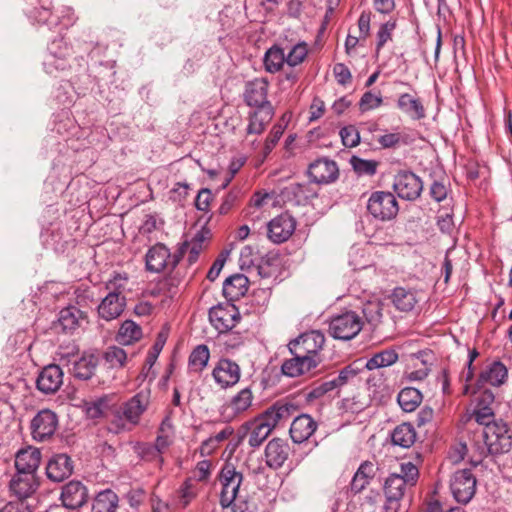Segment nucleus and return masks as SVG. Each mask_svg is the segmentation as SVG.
Wrapping results in <instances>:
<instances>
[{"mask_svg":"<svg viewBox=\"0 0 512 512\" xmlns=\"http://www.w3.org/2000/svg\"><path fill=\"white\" fill-rule=\"evenodd\" d=\"M512 447V437L507 425L503 422H493L474 432V448L478 464L488 455L507 453Z\"/></svg>","mask_w":512,"mask_h":512,"instance_id":"f257e3e1","label":"nucleus"},{"mask_svg":"<svg viewBox=\"0 0 512 512\" xmlns=\"http://www.w3.org/2000/svg\"><path fill=\"white\" fill-rule=\"evenodd\" d=\"M149 405V397L143 392H139L129 400L119 405H112L111 414V430L115 433L123 431L127 425L136 426L140 422L142 414L147 410Z\"/></svg>","mask_w":512,"mask_h":512,"instance_id":"f03ea898","label":"nucleus"},{"mask_svg":"<svg viewBox=\"0 0 512 512\" xmlns=\"http://www.w3.org/2000/svg\"><path fill=\"white\" fill-rule=\"evenodd\" d=\"M39 2L41 4L40 9L35 8L29 13V17L36 22L46 24L49 29L59 26V32L62 29H68L76 22L77 17L71 7H63L58 11L57 15H53L50 11L52 0H39Z\"/></svg>","mask_w":512,"mask_h":512,"instance_id":"7ed1b4c3","label":"nucleus"},{"mask_svg":"<svg viewBox=\"0 0 512 512\" xmlns=\"http://www.w3.org/2000/svg\"><path fill=\"white\" fill-rule=\"evenodd\" d=\"M367 210L373 218L389 221L397 216L399 205L391 192L375 191L367 201Z\"/></svg>","mask_w":512,"mask_h":512,"instance_id":"20e7f679","label":"nucleus"},{"mask_svg":"<svg viewBox=\"0 0 512 512\" xmlns=\"http://www.w3.org/2000/svg\"><path fill=\"white\" fill-rule=\"evenodd\" d=\"M362 328V318L354 311L334 316L329 324L330 335L335 339L345 341L356 337Z\"/></svg>","mask_w":512,"mask_h":512,"instance_id":"39448f33","label":"nucleus"},{"mask_svg":"<svg viewBox=\"0 0 512 512\" xmlns=\"http://www.w3.org/2000/svg\"><path fill=\"white\" fill-rule=\"evenodd\" d=\"M243 481L242 473L238 472L232 464H225L219 474L221 484L220 504L229 507L235 500Z\"/></svg>","mask_w":512,"mask_h":512,"instance_id":"423d86ee","label":"nucleus"},{"mask_svg":"<svg viewBox=\"0 0 512 512\" xmlns=\"http://www.w3.org/2000/svg\"><path fill=\"white\" fill-rule=\"evenodd\" d=\"M324 343V334L319 330H311L291 340L288 344V348L292 355L300 354L307 357L318 358V353L322 350Z\"/></svg>","mask_w":512,"mask_h":512,"instance_id":"0eeeda50","label":"nucleus"},{"mask_svg":"<svg viewBox=\"0 0 512 512\" xmlns=\"http://www.w3.org/2000/svg\"><path fill=\"white\" fill-rule=\"evenodd\" d=\"M238 308L232 303H220L209 310L211 325L219 332L226 333L233 329L240 321Z\"/></svg>","mask_w":512,"mask_h":512,"instance_id":"6e6552de","label":"nucleus"},{"mask_svg":"<svg viewBox=\"0 0 512 512\" xmlns=\"http://www.w3.org/2000/svg\"><path fill=\"white\" fill-rule=\"evenodd\" d=\"M48 50L43 63L47 73L54 74L70 67L69 58L72 55V48L62 38L53 40Z\"/></svg>","mask_w":512,"mask_h":512,"instance_id":"1a4fd4ad","label":"nucleus"},{"mask_svg":"<svg viewBox=\"0 0 512 512\" xmlns=\"http://www.w3.org/2000/svg\"><path fill=\"white\" fill-rule=\"evenodd\" d=\"M476 478L470 469L456 471L450 481V489L454 499L461 504H467L476 492Z\"/></svg>","mask_w":512,"mask_h":512,"instance_id":"9d476101","label":"nucleus"},{"mask_svg":"<svg viewBox=\"0 0 512 512\" xmlns=\"http://www.w3.org/2000/svg\"><path fill=\"white\" fill-rule=\"evenodd\" d=\"M393 190L399 198L414 201L421 195L423 182L413 172L401 170L394 176Z\"/></svg>","mask_w":512,"mask_h":512,"instance_id":"9b49d317","label":"nucleus"},{"mask_svg":"<svg viewBox=\"0 0 512 512\" xmlns=\"http://www.w3.org/2000/svg\"><path fill=\"white\" fill-rule=\"evenodd\" d=\"M146 268L148 271L160 273L172 270L180 261L177 254L171 255L169 249L163 244L152 246L146 253Z\"/></svg>","mask_w":512,"mask_h":512,"instance_id":"f8f14e48","label":"nucleus"},{"mask_svg":"<svg viewBox=\"0 0 512 512\" xmlns=\"http://www.w3.org/2000/svg\"><path fill=\"white\" fill-rule=\"evenodd\" d=\"M57 427V415L50 409H42L31 420V436L35 441L43 442L54 435Z\"/></svg>","mask_w":512,"mask_h":512,"instance_id":"ddd939ff","label":"nucleus"},{"mask_svg":"<svg viewBox=\"0 0 512 512\" xmlns=\"http://www.w3.org/2000/svg\"><path fill=\"white\" fill-rule=\"evenodd\" d=\"M237 433L239 442L247 439L248 445L251 448H258L269 437L272 431L258 415L252 420L243 423Z\"/></svg>","mask_w":512,"mask_h":512,"instance_id":"4468645a","label":"nucleus"},{"mask_svg":"<svg viewBox=\"0 0 512 512\" xmlns=\"http://www.w3.org/2000/svg\"><path fill=\"white\" fill-rule=\"evenodd\" d=\"M295 218L287 212L271 219L267 224V237L275 244L286 242L296 229Z\"/></svg>","mask_w":512,"mask_h":512,"instance_id":"2eb2a0df","label":"nucleus"},{"mask_svg":"<svg viewBox=\"0 0 512 512\" xmlns=\"http://www.w3.org/2000/svg\"><path fill=\"white\" fill-rule=\"evenodd\" d=\"M241 376L240 366L227 358H221L212 370V377L221 389L235 386Z\"/></svg>","mask_w":512,"mask_h":512,"instance_id":"dca6fc26","label":"nucleus"},{"mask_svg":"<svg viewBox=\"0 0 512 512\" xmlns=\"http://www.w3.org/2000/svg\"><path fill=\"white\" fill-rule=\"evenodd\" d=\"M307 173L313 183L330 184L338 179L339 168L335 161L323 157L310 163Z\"/></svg>","mask_w":512,"mask_h":512,"instance_id":"f3484780","label":"nucleus"},{"mask_svg":"<svg viewBox=\"0 0 512 512\" xmlns=\"http://www.w3.org/2000/svg\"><path fill=\"white\" fill-rule=\"evenodd\" d=\"M269 82L266 78H256L245 85L244 101L250 107L263 109L268 106L273 108L267 99Z\"/></svg>","mask_w":512,"mask_h":512,"instance_id":"a211bd4d","label":"nucleus"},{"mask_svg":"<svg viewBox=\"0 0 512 512\" xmlns=\"http://www.w3.org/2000/svg\"><path fill=\"white\" fill-rule=\"evenodd\" d=\"M86 324H88L86 312L76 306H68L59 312L55 328L60 329L66 334H73L77 330L82 329Z\"/></svg>","mask_w":512,"mask_h":512,"instance_id":"6ab92c4d","label":"nucleus"},{"mask_svg":"<svg viewBox=\"0 0 512 512\" xmlns=\"http://www.w3.org/2000/svg\"><path fill=\"white\" fill-rule=\"evenodd\" d=\"M494 402L495 396L491 390L484 389L475 395V408L472 417L478 424L486 426L495 422Z\"/></svg>","mask_w":512,"mask_h":512,"instance_id":"aec40b11","label":"nucleus"},{"mask_svg":"<svg viewBox=\"0 0 512 512\" xmlns=\"http://www.w3.org/2000/svg\"><path fill=\"white\" fill-rule=\"evenodd\" d=\"M38 487L39 480L37 475L26 472L16 471L9 483L12 494L22 501L31 497Z\"/></svg>","mask_w":512,"mask_h":512,"instance_id":"412c9836","label":"nucleus"},{"mask_svg":"<svg viewBox=\"0 0 512 512\" xmlns=\"http://www.w3.org/2000/svg\"><path fill=\"white\" fill-rule=\"evenodd\" d=\"M407 486L400 474H391L386 479L384 484V493L386 496L384 508L386 512H397L399 501L403 498Z\"/></svg>","mask_w":512,"mask_h":512,"instance_id":"4be33fe9","label":"nucleus"},{"mask_svg":"<svg viewBox=\"0 0 512 512\" xmlns=\"http://www.w3.org/2000/svg\"><path fill=\"white\" fill-rule=\"evenodd\" d=\"M290 455L289 443L281 438L271 439L264 451L266 465L274 470L281 468Z\"/></svg>","mask_w":512,"mask_h":512,"instance_id":"5701e85b","label":"nucleus"},{"mask_svg":"<svg viewBox=\"0 0 512 512\" xmlns=\"http://www.w3.org/2000/svg\"><path fill=\"white\" fill-rule=\"evenodd\" d=\"M60 500L71 510L79 509L88 501V490L82 482L72 480L62 487Z\"/></svg>","mask_w":512,"mask_h":512,"instance_id":"b1692460","label":"nucleus"},{"mask_svg":"<svg viewBox=\"0 0 512 512\" xmlns=\"http://www.w3.org/2000/svg\"><path fill=\"white\" fill-rule=\"evenodd\" d=\"M63 384V371L59 365L44 367L36 380V387L44 394H54Z\"/></svg>","mask_w":512,"mask_h":512,"instance_id":"393cba45","label":"nucleus"},{"mask_svg":"<svg viewBox=\"0 0 512 512\" xmlns=\"http://www.w3.org/2000/svg\"><path fill=\"white\" fill-rule=\"evenodd\" d=\"M253 399V393L249 387L240 390L223 407L222 415L227 421L235 419L252 406Z\"/></svg>","mask_w":512,"mask_h":512,"instance_id":"a878e982","label":"nucleus"},{"mask_svg":"<svg viewBox=\"0 0 512 512\" xmlns=\"http://www.w3.org/2000/svg\"><path fill=\"white\" fill-rule=\"evenodd\" d=\"M73 472L71 458L67 454H56L46 466V475L53 482H62Z\"/></svg>","mask_w":512,"mask_h":512,"instance_id":"bb28decb","label":"nucleus"},{"mask_svg":"<svg viewBox=\"0 0 512 512\" xmlns=\"http://www.w3.org/2000/svg\"><path fill=\"white\" fill-rule=\"evenodd\" d=\"M317 422L308 414L297 416L291 423L289 433L294 443L307 441L316 431Z\"/></svg>","mask_w":512,"mask_h":512,"instance_id":"cd10ccee","label":"nucleus"},{"mask_svg":"<svg viewBox=\"0 0 512 512\" xmlns=\"http://www.w3.org/2000/svg\"><path fill=\"white\" fill-rule=\"evenodd\" d=\"M126 307L125 295L106 294L97 307L100 318L111 321L121 316Z\"/></svg>","mask_w":512,"mask_h":512,"instance_id":"c85d7f7f","label":"nucleus"},{"mask_svg":"<svg viewBox=\"0 0 512 512\" xmlns=\"http://www.w3.org/2000/svg\"><path fill=\"white\" fill-rule=\"evenodd\" d=\"M319 362V358L293 355V358L284 361L281 370L286 376L298 377L316 368Z\"/></svg>","mask_w":512,"mask_h":512,"instance_id":"c756f323","label":"nucleus"},{"mask_svg":"<svg viewBox=\"0 0 512 512\" xmlns=\"http://www.w3.org/2000/svg\"><path fill=\"white\" fill-rule=\"evenodd\" d=\"M40 462V450L31 446L19 450L15 456V468L18 472L36 474Z\"/></svg>","mask_w":512,"mask_h":512,"instance_id":"7c9ffc66","label":"nucleus"},{"mask_svg":"<svg viewBox=\"0 0 512 512\" xmlns=\"http://www.w3.org/2000/svg\"><path fill=\"white\" fill-rule=\"evenodd\" d=\"M294 410L295 406L293 404L277 402L259 416L264 420L269 429L273 431L282 421L288 420Z\"/></svg>","mask_w":512,"mask_h":512,"instance_id":"2f4dec72","label":"nucleus"},{"mask_svg":"<svg viewBox=\"0 0 512 512\" xmlns=\"http://www.w3.org/2000/svg\"><path fill=\"white\" fill-rule=\"evenodd\" d=\"M397 108L412 120L425 118V107L417 95L402 93L397 99Z\"/></svg>","mask_w":512,"mask_h":512,"instance_id":"473e14b6","label":"nucleus"},{"mask_svg":"<svg viewBox=\"0 0 512 512\" xmlns=\"http://www.w3.org/2000/svg\"><path fill=\"white\" fill-rule=\"evenodd\" d=\"M274 116V108L255 109L249 113L248 125L246 128L247 135H260L266 129Z\"/></svg>","mask_w":512,"mask_h":512,"instance_id":"72a5a7b5","label":"nucleus"},{"mask_svg":"<svg viewBox=\"0 0 512 512\" xmlns=\"http://www.w3.org/2000/svg\"><path fill=\"white\" fill-rule=\"evenodd\" d=\"M390 299L394 307L401 312L412 311L418 303L416 292L404 287L394 288Z\"/></svg>","mask_w":512,"mask_h":512,"instance_id":"f704fd0d","label":"nucleus"},{"mask_svg":"<svg viewBox=\"0 0 512 512\" xmlns=\"http://www.w3.org/2000/svg\"><path fill=\"white\" fill-rule=\"evenodd\" d=\"M370 396L376 401H382L391 395V387L382 371L372 373L367 379Z\"/></svg>","mask_w":512,"mask_h":512,"instance_id":"c9c22d12","label":"nucleus"},{"mask_svg":"<svg viewBox=\"0 0 512 512\" xmlns=\"http://www.w3.org/2000/svg\"><path fill=\"white\" fill-rule=\"evenodd\" d=\"M248 278L243 274H234L223 283V294L230 300H238L248 291Z\"/></svg>","mask_w":512,"mask_h":512,"instance_id":"e433bc0d","label":"nucleus"},{"mask_svg":"<svg viewBox=\"0 0 512 512\" xmlns=\"http://www.w3.org/2000/svg\"><path fill=\"white\" fill-rule=\"evenodd\" d=\"M507 376L508 370L506 366L499 361H495L481 372L478 381L481 384H490L498 387L506 381Z\"/></svg>","mask_w":512,"mask_h":512,"instance_id":"4c0bfd02","label":"nucleus"},{"mask_svg":"<svg viewBox=\"0 0 512 512\" xmlns=\"http://www.w3.org/2000/svg\"><path fill=\"white\" fill-rule=\"evenodd\" d=\"M376 474L375 465L370 461H364L360 464L351 481V491L360 493L364 490Z\"/></svg>","mask_w":512,"mask_h":512,"instance_id":"58836bf2","label":"nucleus"},{"mask_svg":"<svg viewBox=\"0 0 512 512\" xmlns=\"http://www.w3.org/2000/svg\"><path fill=\"white\" fill-rule=\"evenodd\" d=\"M209 231H199L190 243H184L183 246L179 249L177 255L182 258V256L188 251V262L190 264L197 261L199 254L205 247V242L208 239Z\"/></svg>","mask_w":512,"mask_h":512,"instance_id":"ea45409f","label":"nucleus"},{"mask_svg":"<svg viewBox=\"0 0 512 512\" xmlns=\"http://www.w3.org/2000/svg\"><path fill=\"white\" fill-rule=\"evenodd\" d=\"M97 366V358L94 355H83L78 360H74L70 372L80 380H88L94 374Z\"/></svg>","mask_w":512,"mask_h":512,"instance_id":"a19ab883","label":"nucleus"},{"mask_svg":"<svg viewBox=\"0 0 512 512\" xmlns=\"http://www.w3.org/2000/svg\"><path fill=\"white\" fill-rule=\"evenodd\" d=\"M422 393L413 387L403 388L397 396V402L405 412L415 411L422 402Z\"/></svg>","mask_w":512,"mask_h":512,"instance_id":"79ce46f5","label":"nucleus"},{"mask_svg":"<svg viewBox=\"0 0 512 512\" xmlns=\"http://www.w3.org/2000/svg\"><path fill=\"white\" fill-rule=\"evenodd\" d=\"M141 337V327L132 320H126L120 326L116 340L121 345H130L136 341H139Z\"/></svg>","mask_w":512,"mask_h":512,"instance_id":"37998d69","label":"nucleus"},{"mask_svg":"<svg viewBox=\"0 0 512 512\" xmlns=\"http://www.w3.org/2000/svg\"><path fill=\"white\" fill-rule=\"evenodd\" d=\"M391 440L394 445L409 448L416 440L414 427L409 423H402L398 425L391 434Z\"/></svg>","mask_w":512,"mask_h":512,"instance_id":"c03bdc74","label":"nucleus"},{"mask_svg":"<svg viewBox=\"0 0 512 512\" xmlns=\"http://www.w3.org/2000/svg\"><path fill=\"white\" fill-rule=\"evenodd\" d=\"M118 506V496L110 489L101 491L92 503V512H115Z\"/></svg>","mask_w":512,"mask_h":512,"instance_id":"a18cd8bd","label":"nucleus"},{"mask_svg":"<svg viewBox=\"0 0 512 512\" xmlns=\"http://www.w3.org/2000/svg\"><path fill=\"white\" fill-rule=\"evenodd\" d=\"M398 353L394 349H386L374 354L366 361L365 367L368 370L380 371V368L388 367L398 361Z\"/></svg>","mask_w":512,"mask_h":512,"instance_id":"49530a36","label":"nucleus"},{"mask_svg":"<svg viewBox=\"0 0 512 512\" xmlns=\"http://www.w3.org/2000/svg\"><path fill=\"white\" fill-rule=\"evenodd\" d=\"M398 20L395 17H390L386 22H383L379 25L378 30L376 32V42H375V52L379 54V52L383 49V47L390 41L393 40V34L395 29L397 28Z\"/></svg>","mask_w":512,"mask_h":512,"instance_id":"de8ad7c7","label":"nucleus"},{"mask_svg":"<svg viewBox=\"0 0 512 512\" xmlns=\"http://www.w3.org/2000/svg\"><path fill=\"white\" fill-rule=\"evenodd\" d=\"M284 63H286V57L282 48L273 46L266 51L264 56V66L266 71L270 73L279 72Z\"/></svg>","mask_w":512,"mask_h":512,"instance_id":"09e8293b","label":"nucleus"},{"mask_svg":"<svg viewBox=\"0 0 512 512\" xmlns=\"http://www.w3.org/2000/svg\"><path fill=\"white\" fill-rule=\"evenodd\" d=\"M111 408H112V405H109L108 397H101L97 400L85 403L86 415L90 419H97L102 416H106L111 419V414H110Z\"/></svg>","mask_w":512,"mask_h":512,"instance_id":"8fccbe9b","label":"nucleus"},{"mask_svg":"<svg viewBox=\"0 0 512 512\" xmlns=\"http://www.w3.org/2000/svg\"><path fill=\"white\" fill-rule=\"evenodd\" d=\"M210 351L207 345L196 346L189 356V366L196 372H201L208 364Z\"/></svg>","mask_w":512,"mask_h":512,"instance_id":"3c124183","label":"nucleus"},{"mask_svg":"<svg viewBox=\"0 0 512 512\" xmlns=\"http://www.w3.org/2000/svg\"><path fill=\"white\" fill-rule=\"evenodd\" d=\"M128 283L129 277L127 273L114 272L111 278L105 282L104 288L107 291V294L124 295V292L127 290Z\"/></svg>","mask_w":512,"mask_h":512,"instance_id":"603ef678","label":"nucleus"},{"mask_svg":"<svg viewBox=\"0 0 512 512\" xmlns=\"http://www.w3.org/2000/svg\"><path fill=\"white\" fill-rule=\"evenodd\" d=\"M197 494V486L190 479H187L177 490V503L182 508H186L196 498Z\"/></svg>","mask_w":512,"mask_h":512,"instance_id":"864d4df0","label":"nucleus"},{"mask_svg":"<svg viewBox=\"0 0 512 512\" xmlns=\"http://www.w3.org/2000/svg\"><path fill=\"white\" fill-rule=\"evenodd\" d=\"M136 452L138 456L147 462H155L156 465L160 468L164 459L162 455L157 451V448L153 447L152 444L142 443L136 447Z\"/></svg>","mask_w":512,"mask_h":512,"instance_id":"5fc2aeb1","label":"nucleus"},{"mask_svg":"<svg viewBox=\"0 0 512 512\" xmlns=\"http://www.w3.org/2000/svg\"><path fill=\"white\" fill-rule=\"evenodd\" d=\"M104 359L111 368H122L127 360L125 350L118 346H110L104 353Z\"/></svg>","mask_w":512,"mask_h":512,"instance_id":"6e6d98bb","label":"nucleus"},{"mask_svg":"<svg viewBox=\"0 0 512 512\" xmlns=\"http://www.w3.org/2000/svg\"><path fill=\"white\" fill-rule=\"evenodd\" d=\"M308 54V45L306 42H299L294 45L288 52L286 57V64L290 67H295L301 64Z\"/></svg>","mask_w":512,"mask_h":512,"instance_id":"4d7b16f0","label":"nucleus"},{"mask_svg":"<svg viewBox=\"0 0 512 512\" xmlns=\"http://www.w3.org/2000/svg\"><path fill=\"white\" fill-rule=\"evenodd\" d=\"M378 143L382 148H396L401 144H408V136L401 132H391L381 135L378 138Z\"/></svg>","mask_w":512,"mask_h":512,"instance_id":"13d9d810","label":"nucleus"},{"mask_svg":"<svg viewBox=\"0 0 512 512\" xmlns=\"http://www.w3.org/2000/svg\"><path fill=\"white\" fill-rule=\"evenodd\" d=\"M350 162L354 171L359 175L372 176L376 173L377 162L374 160H364L359 157L353 156Z\"/></svg>","mask_w":512,"mask_h":512,"instance_id":"bf43d9fd","label":"nucleus"},{"mask_svg":"<svg viewBox=\"0 0 512 512\" xmlns=\"http://www.w3.org/2000/svg\"><path fill=\"white\" fill-rule=\"evenodd\" d=\"M383 104V98L380 93L374 94L372 91L365 92L360 101H359V109L361 112H366L369 110L376 109Z\"/></svg>","mask_w":512,"mask_h":512,"instance_id":"052dcab7","label":"nucleus"},{"mask_svg":"<svg viewBox=\"0 0 512 512\" xmlns=\"http://www.w3.org/2000/svg\"><path fill=\"white\" fill-rule=\"evenodd\" d=\"M340 137L345 147H355L360 142V134L353 125H348L340 130Z\"/></svg>","mask_w":512,"mask_h":512,"instance_id":"680f3d73","label":"nucleus"},{"mask_svg":"<svg viewBox=\"0 0 512 512\" xmlns=\"http://www.w3.org/2000/svg\"><path fill=\"white\" fill-rule=\"evenodd\" d=\"M281 125H274L267 136L263 147V158H266L274 149L283 134Z\"/></svg>","mask_w":512,"mask_h":512,"instance_id":"e2e57ef3","label":"nucleus"},{"mask_svg":"<svg viewBox=\"0 0 512 512\" xmlns=\"http://www.w3.org/2000/svg\"><path fill=\"white\" fill-rule=\"evenodd\" d=\"M165 341H166V338L163 337L162 334H159L158 338L156 339L152 348L148 352V355L145 360L144 368H148V369L152 368V366L155 364L160 352L162 351V349L164 347Z\"/></svg>","mask_w":512,"mask_h":512,"instance_id":"0e129e2a","label":"nucleus"},{"mask_svg":"<svg viewBox=\"0 0 512 512\" xmlns=\"http://www.w3.org/2000/svg\"><path fill=\"white\" fill-rule=\"evenodd\" d=\"M401 472L402 474L400 476L405 480L407 485L413 486L416 483L419 471L414 464L411 462L403 463L401 465Z\"/></svg>","mask_w":512,"mask_h":512,"instance_id":"69168bd1","label":"nucleus"},{"mask_svg":"<svg viewBox=\"0 0 512 512\" xmlns=\"http://www.w3.org/2000/svg\"><path fill=\"white\" fill-rule=\"evenodd\" d=\"M189 185L187 183L178 182L169 191V199L176 203L183 202L188 196Z\"/></svg>","mask_w":512,"mask_h":512,"instance_id":"338daca9","label":"nucleus"},{"mask_svg":"<svg viewBox=\"0 0 512 512\" xmlns=\"http://www.w3.org/2000/svg\"><path fill=\"white\" fill-rule=\"evenodd\" d=\"M212 199H213V196H212L211 191L207 188H203L197 194V197L195 200V206L198 210L208 211Z\"/></svg>","mask_w":512,"mask_h":512,"instance_id":"774afa93","label":"nucleus"}]
</instances>
